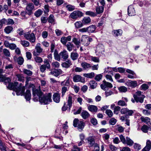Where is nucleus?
I'll return each instance as SVG.
<instances>
[{
  "label": "nucleus",
  "mask_w": 151,
  "mask_h": 151,
  "mask_svg": "<svg viewBox=\"0 0 151 151\" xmlns=\"http://www.w3.org/2000/svg\"><path fill=\"white\" fill-rule=\"evenodd\" d=\"M106 113L109 117H112L113 115L112 112L110 109L106 110Z\"/></svg>",
  "instance_id": "4d7b16f0"
},
{
  "label": "nucleus",
  "mask_w": 151,
  "mask_h": 151,
  "mask_svg": "<svg viewBox=\"0 0 151 151\" xmlns=\"http://www.w3.org/2000/svg\"><path fill=\"white\" fill-rule=\"evenodd\" d=\"M20 44L24 47H28L29 45V43L27 41L23 40L20 41Z\"/></svg>",
  "instance_id": "58836bf2"
},
{
  "label": "nucleus",
  "mask_w": 151,
  "mask_h": 151,
  "mask_svg": "<svg viewBox=\"0 0 151 151\" xmlns=\"http://www.w3.org/2000/svg\"><path fill=\"white\" fill-rule=\"evenodd\" d=\"M112 87L113 85L111 83L105 81H104L103 83L101 85V88L104 91L107 90L109 88H111Z\"/></svg>",
  "instance_id": "1a4fd4ad"
},
{
  "label": "nucleus",
  "mask_w": 151,
  "mask_h": 151,
  "mask_svg": "<svg viewBox=\"0 0 151 151\" xmlns=\"http://www.w3.org/2000/svg\"><path fill=\"white\" fill-rule=\"evenodd\" d=\"M24 95L27 101H29L31 99V94L30 91L29 90H27L25 93H24Z\"/></svg>",
  "instance_id": "4be33fe9"
},
{
  "label": "nucleus",
  "mask_w": 151,
  "mask_h": 151,
  "mask_svg": "<svg viewBox=\"0 0 151 151\" xmlns=\"http://www.w3.org/2000/svg\"><path fill=\"white\" fill-rule=\"evenodd\" d=\"M116 119L113 118H111L109 121V122L110 124L112 125H114L116 124Z\"/></svg>",
  "instance_id": "338daca9"
},
{
  "label": "nucleus",
  "mask_w": 151,
  "mask_h": 151,
  "mask_svg": "<svg viewBox=\"0 0 151 151\" xmlns=\"http://www.w3.org/2000/svg\"><path fill=\"white\" fill-rule=\"evenodd\" d=\"M72 65V63L71 60H67L65 62L61 64L62 66L64 68H68Z\"/></svg>",
  "instance_id": "2eb2a0df"
},
{
  "label": "nucleus",
  "mask_w": 151,
  "mask_h": 151,
  "mask_svg": "<svg viewBox=\"0 0 151 151\" xmlns=\"http://www.w3.org/2000/svg\"><path fill=\"white\" fill-rule=\"evenodd\" d=\"M102 77L103 76L101 74L97 75L95 78V79L97 81H99L102 79Z\"/></svg>",
  "instance_id": "bf43d9fd"
},
{
  "label": "nucleus",
  "mask_w": 151,
  "mask_h": 151,
  "mask_svg": "<svg viewBox=\"0 0 151 151\" xmlns=\"http://www.w3.org/2000/svg\"><path fill=\"white\" fill-rule=\"evenodd\" d=\"M91 59L92 61L95 63H99V59L98 57L91 56Z\"/></svg>",
  "instance_id": "6e6d98bb"
},
{
  "label": "nucleus",
  "mask_w": 151,
  "mask_h": 151,
  "mask_svg": "<svg viewBox=\"0 0 151 151\" xmlns=\"http://www.w3.org/2000/svg\"><path fill=\"white\" fill-rule=\"evenodd\" d=\"M85 14L87 15L90 16L92 17H95L97 16L96 13L91 11L86 12Z\"/></svg>",
  "instance_id": "4c0bfd02"
},
{
  "label": "nucleus",
  "mask_w": 151,
  "mask_h": 151,
  "mask_svg": "<svg viewBox=\"0 0 151 151\" xmlns=\"http://www.w3.org/2000/svg\"><path fill=\"white\" fill-rule=\"evenodd\" d=\"M32 92L34 101H37L39 99L40 102L43 104H48L52 101L51 93H46L42 96V92L40 90L33 89Z\"/></svg>",
  "instance_id": "f257e3e1"
},
{
  "label": "nucleus",
  "mask_w": 151,
  "mask_h": 151,
  "mask_svg": "<svg viewBox=\"0 0 151 151\" xmlns=\"http://www.w3.org/2000/svg\"><path fill=\"white\" fill-rule=\"evenodd\" d=\"M128 86L132 88H134L137 86V83L135 81L129 80L127 82Z\"/></svg>",
  "instance_id": "f3484780"
},
{
  "label": "nucleus",
  "mask_w": 151,
  "mask_h": 151,
  "mask_svg": "<svg viewBox=\"0 0 151 151\" xmlns=\"http://www.w3.org/2000/svg\"><path fill=\"white\" fill-rule=\"evenodd\" d=\"M119 90L122 92H125L127 91V88L124 86H121L119 87Z\"/></svg>",
  "instance_id": "09e8293b"
},
{
  "label": "nucleus",
  "mask_w": 151,
  "mask_h": 151,
  "mask_svg": "<svg viewBox=\"0 0 151 151\" xmlns=\"http://www.w3.org/2000/svg\"><path fill=\"white\" fill-rule=\"evenodd\" d=\"M83 16V14L82 12L78 11H74L70 15L71 17L73 19H76Z\"/></svg>",
  "instance_id": "6e6552de"
},
{
  "label": "nucleus",
  "mask_w": 151,
  "mask_h": 151,
  "mask_svg": "<svg viewBox=\"0 0 151 151\" xmlns=\"http://www.w3.org/2000/svg\"><path fill=\"white\" fill-rule=\"evenodd\" d=\"M4 77L3 80L2 81H4V83L5 84L7 85L8 84L9 86V84L11 83H10V82L11 81L10 79L9 78H6V76H5Z\"/></svg>",
  "instance_id": "e433bc0d"
},
{
  "label": "nucleus",
  "mask_w": 151,
  "mask_h": 151,
  "mask_svg": "<svg viewBox=\"0 0 151 151\" xmlns=\"http://www.w3.org/2000/svg\"><path fill=\"white\" fill-rule=\"evenodd\" d=\"M121 108L119 106H116L114 109V114H117L119 112Z\"/></svg>",
  "instance_id": "8fccbe9b"
},
{
  "label": "nucleus",
  "mask_w": 151,
  "mask_h": 151,
  "mask_svg": "<svg viewBox=\"0 0 151 151\" xmlns=\"http://www.w3.org/2000/svg\"><path fill=\"white\" fill-rule=\"evenodd\" d=\"M6 146L3 142L0 143V149L1 151H6Z\"/></svg>",
  "instance_id": "a18cd8bd"
},
{
  "label": "nucleus",
  "mask_w": 151,
  "mask_h": 151,
  "mask_svg": "<svg viewBox=\"0 0 151 151\" xmlns=\"http://www.w3.org/2000/svg\"><path fill=\"white\" fill-rule=\"evenodd\" d=\"M74 96L73 94H70L68 95L67 104L70 109L72 106L73 102H74Z\"/></svg>",
  "instance_id": "9b49d317"
},
{
  "label": "nucleus",
  "mask_w": 151,
  "mask_h": 151,
  "mask_svg": "<svg viewBox=\"0 0 151 151\" xmlns=\"http://www.w3.org/2000/svg\"><path fill=\"white\" fill-rule=\"evenodd\" d=\"M104 46L102 44L98 45L96 47V53L97 55L101 56L104 52Z\"/></svg>",
  "instance_id": "0eeeda50"
},
{
  "label": "nucleus",
  "mask_w": 151,
  "mask_h": 151,
  "mask_svg": "<svg viewBox=\"0 0 151 151\" xmlns=\"http://www.w3.org/2000/svg\"><path fill=\"white\" fill-rule=\"evenodd\" d=\"M34 60L35 62L38 63H40L42 61V59L41 58L38 57L37 56H36L34 58Z\"/></svg>",
  "instance_id": "de8ad7c7"
},
{
  "label": "nucleus",
  "mask_w": 151,
  "mask_h": 151,
  "mask_svg": "<svg viewBox=\"0 0 151 151\" xmlns=\"http://www.w3.org/2000/svg\"><path fill=\"white\" fill-rule=\"evenodd\" d=\"M81 66L84 70L89 69L91 67L90 64L85 62H83L81 63Z\"/></svg>",
  "instance_id": "6ab92c4d"
},
{
  "label": "nucleus",
  "mask_w": 151,
  "mask_h": 151,
  "mask_svg": "<svg viewBox=\"0 0 151 151\" xmlns=\"http://www.w3.org/2000/svg\"><path fill=\"white\" fill-rule=\"evenodd\" d=\"M70 84V79L69 78H66V81H64L61 82L60 85L63 86H69Z\"/></svg>",
  "instance_id": "393cba45"
},
{
  "label": "nucleus",
  "mask_w": 151,
  "mask_h": 151,
  "mask_svg": "<svg viewBox=\"0 0 151 151\" xmlns=\"http://www.w3.org/2000/svg\"><path fill=\"white\" fill-rule=\"evenodd\" d=\"M42 13V11L41 10H38L35 13V15L37 17L40 16Z\"/></svg>",
  "instance_id": "864d4df0"
},
{
  "label": "nucleus",
  "mask_w": 151,
  "mask_h": 151,
  "mask_svg": "<svg viewBox=\"0 0 151 151\" xmlns=\"http://www.w3.org/2000/svg\"><path fill=\"white\" fill-rule=\"evenodd\" d=\"M125 142V144H127L129 146H132L134 143L133 141L128 137H126Z\"/></svg>",
  "instance_id": "c756f323"
},
{
  "label": "nucleus",
  "mask_w": 151,
  "mask_h": 151,
  "mask_svg": "<svg viewBox=\"0 0 151 151\" xmlns=\"http://www.w3.org/2000/svg\"><path fill=\"white\" fill-rule=\"evenodd\" d=\"M48 22L51 23H54L55 22L54 17L52 14L50 15L48 18Z\"/></svg>",
  "instance_id": "79ce46f5"
},
{
  "label": "nucleus",
  "mask_w": 151,
  "mask_h": 151,
  "mask_svg": "<svg viewBox=\"0 0 151 151\" xmlns=\"http://www.w3.org/2000/svg\"><path fill=\"white\" fill-rule=\"evenodd\" d=\"M42 51L43 49L41 47V44L40 43H38L35 47V50L33 51V55L35 56L39 55Z\"/></svg>",
  "instance_id": "423d86ee"
},
{
  "label": "nucleus",
  "mask_w": 151,
  "mask_h": 151,
  "mask_svg": "<svg viewBox=\"0 0 151 151\" xmlns=\"http://www.w3.org/2000/svg\"><path fill=\"white\" fill-rule=\"evenodd\" d=\"M18 83L16 82L14 83H11L9 84L7 87L9 89L15 91L17 96L23 95L25 90V87L22 86V83L20 84L19 86H18Z\"/></svg>",
  "instance_id": "f03ea898"
},
{
  "label": "nucleus",
  "mask_w": 151,
  "mask_h": 151,
  "mask_svg": "<svg viewBox=\"0 0 151 151\" xmlns=\"http://www.w3.org/2000/svg\"><path fill=\"white\" fill-rule=\"evenodd\" d=\"M53 100L55 102L58 103L60 100V94L57 93H54L53 95Z\"/></svg>",
  "instance_id": "dca6fc26"
},
{
  "label": "nucleus",
  "mask_w": 151,
  "mask_h": 151,
  "mask_svg": "<svg viewBox=\"0 0 151 151\" xmlns=\"http://www.w3.org/2000/svg\"><path fill=\"white\" fill-rule=\"evenodd\" d=\"M63 73V71L60 69H53L51 70L50 74L56 77L58 76L59 75Z\"/></svg>",
  "instance_id": "9d476101"
},
{
  "label": "nucleus",
  "mask_w": 151,
  "mask_h": 151,
  "mask_svg": "<svg viewBox=\"0 0 151 151\" xmlns=\"http://www.w3.org/2000/svg\"><path fill=\"white\" fill-rule=\"evenodd\" d=\"M3 53L4 55L7 57H9L10 56L9 51L6 49H4L3 50Z\"/></svg>",
  "instance_id": "a19ab883"
},
{
  "label": "nucleus",
  "mask_w": 151,
  "mask_h": 151,
  "mask_svg": "<svg viewBox=\"0 0 151 151\" xmlns=\"http://www.w3.org/2000/svg\"><path fill=\"white\" fill-rule=\"evenodd\" d=\"M23 62L24 59L22 57H19L18 58L17 62L18 64L21 65L23 63Z\"/></svg>",
  "instance_id": "0e129e2a"
},
{
  "label": "nucleus",
  "mask_w": 151,
  "mask_h": 151,
  "mask_svg": "<svg viewBox=\"0 0 151 151\" xmlns=\"http://www.w3.org/2000/svg\"><path fill=\"white\" fill-rule=\"evenodd\" d=\"M86 139L87 140L88 145L89 147L94 146L96 143H95V137L94 136H90L87 137Z\"/></svg>",
  "instance_id": "f8f14e48"
},
{
  "label": "nucleus",
  "mask_w": 151,
  "mask_h": 151,
  "mask_svg": "<svg viewBox=\"0 0 151 151\" xmlns=\"http://www.w3.org/2000/svg\"><path fill=\"white\" fill-rule=\"evenodd\" d=\"M90 88L92 89L95 88L97 86V83L94 81H91L89 82Z\"/></svg>",
  "instance_id": "f704fd0d"
},
{
  "label": "nucleus",
  "mask_w": 151,
  "mask_h": 151,
  "mask_svg": "<svg viewBox=\"0 0 151 151\" xmlns=\"http://www.w3.org/2000/svg\"><path fill=\"white\" fill-rule=\"evenodd\" d=\"M14 66L13 65L12 63L8 64L7 63L6 64V65L5 66V68L6 69H12L13 68Z\"/></svg>",
  "instance_id": "603ef678"
},
{
  "label": "nucleus",
  "mask_w": 151,
  "mask_h": 151,
  "mask_svg": "<svg viewBox=\"0 0 151 151\" xmlns=\"http://www.w3.org/2000/svg\"><path fill=\"white\" fill-rule=\"evenodd\" d=\"M67 49L69 51H71L72 50L73 47V45L70 42H68L66 45Z\"/></svg>",
  "instance_id": "37998d69"
},
{
  "label": "nucleus",
  "mask_w": 151,
  "mask_h": 151,
  "mask_svg": "<svg viewBox=\"0 0 151 151\" xmlns=\"http://www.w3.org/2000/svg\"><path fill=\"white\" fill-rule=\"evenodd\" d=\"M88 110L93 112H96L98 110L97 107L93 105H90L88 106Z\"/></svg>",
  "instance_id": "412c9836"
},
{
  "label": "nucleus",
  "mask_w": 151,
  "mask_h": 151,
  "mask_svg": "<svg viewBox=\"0 0 151 151\" xmlns=\"http://www.w3.org/2000/svg\"><path fill=\"white\" fill-rule=\"evenodd\" d=\"M34 7L33 4L31 3L27 4L26 10L28 12H30L34 9Z\"/></svg>",
  "instance_id": "5701e85b"
},
{
  "label": "nucleus",
  "mask_w": 151,
  "mask_h": 151,
  "mask_svg": "<svg viewBox=\"0 0 151 151\" xmlns=\"http://www.w3.org/2000/svg\"><path fill=\"white\" fill-rule=\"evenodd\" d=\"M48 35V33L47 31H44L42 32V36L43 38H46L47 37Z\"/></svg>",
  "instance_id": "69168bd1"
},
{
  "label": "nucleus",
  "mask_w": 151,
  "mask_h": 151,
  "mask_svg": "<svg viewBox=\"0 0 151 151\" xmlns=\"http://www.w3.org/2000/svg\"><path fill=\"white\" fill-rule=\"evenodd\" d=\"M82 77L79 75H75L73 77V81L75 82L81 81Z\"/></svg>",
  "instance_id": "cd10ccee"
},
{
  "label": "nucleus",
  "mask_w": 151,
  "mask_h": 151,
  "mask_svg": "<svg viewBox=\"0 0 151 151\" xmlns=\"http://www.w3.org/2000/svg\"><path fill=\"white\" fill-rule=\"evenodd\" d=\"M134 98L137 102H139L142 103L144 101V98L145 97L144 95H141L139 97H137L136 96H133Z\"/></svg>",
  "instance_id": "a211bd4d"
},
{
  "label": "nucleus",
  "mask_w": 151,
  "mask_h": 151,
  "mask_svg": "<svg viewBox=\"0 0 151 151\" xmlns=\"http://www.w3.org/2000/svg\"><path fill=\"white\" fill-rule=\"evenodd\" d=\"M71 150L72 151H80L81 149L77 146L74 145L73 147Z\"/></svg>",
  "instance_id": "774afa93"
},
{
  "label": "nucleus",
  "mask_w": 151,
  "mask_h": 151,
  "mask_svg": "<svg viewBox=\"0 0 151 151\" xmlns=\"http://www.w3.org/2000/svg\"><path fill=\"white\" fill-rule=\"evenodd\" d=\"M117 104L119 106H122L127 105V104L125 102V101H124L123 100H122L119 101L118 102Z\"/></svg>",
  "instance_id": "13d9d810"
},
{
  "label": "nucleus",
  "mask_w": 151,
  "mask_h": 151,
  "mask_svg": "<svg viewBox=\"0 0 151 151\" xmlns=\"http://www.w3.org/2000/svg\"><path fill=\"white\" fill-rule=\"evenodd\" d=\"M73 125L75 127H77L81 131L84 127V123L82 121H79L78 119L75 118L73 121Z\"/></svg>",
  "instance_id": "20e7f679"
},
{
  "label": "nucleus",
  "mask_w": 151,
  "mask_h": 151,
  "mask_svg": "<svg viewBox=\"0 0 151 151\" xmlns=\"http://www.w3.org/2000/svg\"><path fill=\"white\" fill-rule=\"evenodd\" d=\"M73 42L76 45H79L80 42L79 40L76 38H74L72 40Z\"/></svg>",
  "instance_id": "052dcab7"
},
{
  "label": "nucleus",
  "mask_w": 151,
  "mask_h": 151,
  "mask_svg": "<svg viewBox=\"0 0 151 151\" xmlns=\"http://www.w3.org/2000/svg\"><path fill=\"white\" fill-rule=\"evenodd\" d=\"M60 55L61 58L64 60L67 59L69 57L68 53L65 50H64L63 51L61 52L60 53Z\"/></svg>",
  "instance_id": "4468645a"
},
{
  "label": "nucleus",
  "mask_w": 151,
  "mask_h": 151,
  "mask_svg": "<svg viewBox=\"0 0 151 151\" xmlns=\"http://www.w3.org/2000/svg\"><path fill=\"white\" fill-rule=\"evenodd\" d=\"M128 13L129 16H131L135 15V10L133 6L131 5L129 6L128 9Z\"/></svg>",
  "instance_id": "ddd939ff"
},
{
  "label": "nucleus",
  "mask_w": 151,
  "mask_h": 151,
  "mask_svg": "<svg viewBox=\"0 0 151 151\" xmlns=\"http://www.w3.org/2000/svg\"><path fill=\"white\" fill-rule=\"evenodd\" d=\"M54 54L55 59L58 61H60L61 58L60 53L58 54L57 51H55Z\"/></svg>",
  "instance_id": "c9c22d12"
},
{
  "label": "nucleus",
  "mask_w": 151,
  "mask_h": 151,
  "mask_svg": "<svg viewBox=\"0 0 151 151\" xmlns=\"http://www.w3.org/2000/svg\"><path fill=\"white\" fill-rule=\"evenodd\" d=\"M68 90V88L67 87L63 86L62 88V96H63L65 94L66 91Z\"/></svg>",
  "instance_id": "5fc2aeb1"
},
{
  "label": "nucleus",
  "mask_w": 151,
  "mask_h": 151,
  "mask_svg": "<svg viewBox=\"0 0 151 151\" xmlns=\"http://www.w3.org/2000/svg\"><path fill=\"white\" fill-rule=\"evenodd\" d=\"M67 9L69 11H72L75 9V7L73 6L70 4L67 5L66 6Z\"/></svg>",
  "instance_id": "c03bdc74"
},
{
  "label": "nucleus",
  "mask_w": 151,
  "mask_h": 151,
  "mask_svg": "<svg viewBox=\"0 0 151 151\" xmlns=\"http://www.w3.org/2000/svg\"><path fill=\"white\" fill-rule=\"evenodd\" d=\"M24 37L26 40H29L31 43H34L35 41L36 38L33 33L28 32L24 33Z\"/></svg>",
  "instance_id": "7ed1b4c3"
},
{
  "label": "nucleus",
  "mask_w": 151,
  "mask_h": 151,
  "mask_svg": "<svg viewBox=\"0 0 151 151\" xmlns=\"http://www.w3.org/2000/svg\"><path fill=\"white\" fill-rule=\"evenodd\" d=\"M113 35L115 37L121 36L122 33V30L121 29L115 30L113 31Z\"/></svg>",
  "instance_id": "aec40b11"
},
{
  "label": "nucleus",
  "mask_w": 151,
  "mask_h": 151,
  "mask_svg": "<svg viewBox=\"0 0 151 151\" xmlns=\"http://www.w3.org/2000/svg\"><path fill=\"white\" fill-rule=\"evenodd\" d=\"M149 127L146 125H144L141 128L142 130L144 132L146 133L147 132Z\"/></svg>",
  "instance_id": "e2e57ef3"
},
{
  "label": "nucleus",
  "mask_w": 151,
  "mask_h": 151,
  "mask_svg": "<svg viewBox=\"0 0 151 151\" xmlns=\"http://www.w3.org/2000/svg\"><path fill=\"white\" fill-rule=\"evenodd\" d=\"M51 65L53 68H58L60 67V65L59 62L55 61L52 62L51 64Z\"/></svg>",
  "instance_id": "49530a36"
},
{
  "label": "nucleus",
  "mask_w": 151,
  "mask_h": 151,
  "mask_svg": "<svg viewBox=\"0 0 151 151\" xmlns=\"http://www.w3.org/2000/svg\"><path fill=\"white\" fill-rule=\"evenodd\" d=\"M23 72L25 74H27V75L29 76H30L32 74V72L30 70L24 69L23 70Z\"/></svg>",
  "instance_id": "3c124183"
},
{
  "label": "nucleus",
  "mask_w": 151,
  "mask_h": 151,
  "mask_svg": "<svg viewBox=\"0 0 151 151\" xmlns=\"http://www.w3.org/2000/svg\"><path fill=\"white\" fill-rule=\"evenodd\" d=\"M83 76L85 77L92 78L94 77L95 73L93 72H92L89 73H84L83 74Z\"/></svg>",
  "instance_id": "7c9ffc66"
},
{
  "label": "nucleus",
  "mask_w": 151,
  "mask_h": 151,
  "mask_svg": "<svg viewBox=\"0 0 151 151\" xmlns=\"http://www.w3.org/2000/svg\"><path fill=\"white\" fill-rule=\"evenodd\" d=\"M104 10V8L103 6H98L96 9V14H99L102 13Z\"/></svg>",
  "instance_id": "b1692460"
},
{
  "label": "nucleus",
  "mask_w": 151,
  "mask_h": 151,
  "mask_svg": "<svg viewBox=\"0 0 151 151\" xmlns=\"http://www.w3.org/2000/svg\"><path fill=\"white\" fill-rule=\"evenodd\" d=\"M95 26L93 25H91L87 27V32L88 33H93L96 29Z\"/></svg>",
  "instance_id": "a878e982"
},
{
  "label": "nucleus",
  "mask_w": 151,
  "mask_h": 151,
  "mask_svg": "<svg viewBox=\"0 0 151 151\" xmlns=\"http://www.w3.org/2000/svg\"><path fill=\"white\" fill-rule=\"evenodd\" d=\"M92 41V39L88 37L87 35H83L82 36L81 38V42L85 46L88 45L90 42Z\"/></svg>",
  "instance_id": "39448f33"
},
{
  "label": "nucleus",
  "mask_w": 151,
  "mask_h": 151,
  "mask_svg": "<svg viewBox=\"0 0 151 151\" xmlns=\"http://www.w3.org/2000/svg\"><path fill=\"white\" fill-rule=\"evenodd\" d=\"M13 28L11 26H8L4 29L5 32L7 34H9L13 30Z\"/></svg>",
  "instance_id": "ea45409f"
},
{
  "label": "nucleus",
  "mask_w": 151,
  "mask_h": 151,
  "mask_svg": "<svg viewBox=\"0 0 151 151\" xmlns=\"http://www.w3.org/2000/svg\"><path fill=\"white\" fill-rule=\"evenodd\" d=\"M74 25L75 28L77 29L80 28L83 26V24L81 21H77L75 22Z\"/></svg>",
  "instance_id": "2f4dec72"
},
{
  "label": "nucleus",
  "mask_w": 151,
  "mask_h": 151,
  "mask_svg": "<svg viewBox=\"0 0 151 151\" xmlns=\"http://www.w3.org/2000/svg\"><path fill=\"white\" fill-rule=\"evenodd\" d=\"M4 20L5 21V24L6 25H13L14 23V22L13 20L11 19H6L4 18Z\"/></svg>",
  "instance_id": "473e14b6"
},
{
  "label": "nucleus",
  "mask_w": 151,
  "mask_h": 151,
  "mask_svg": "<svg viewBox=\"0 0 151 151\" xmlns=\"http://www.w3.org/2000/svg\"><path fill=\"white\" fill-rule=\"evenodd\" d=\"M91 21V19L89 17H85L83 19L82 22L83 24H87L89 23Z\"/></svg>",
  "instance_id": "72a5a7b5"
},
{
  "label": "nucleus",
  "mask_w": 151,
  "mask_h": 151,
  "mask_svg": "<svg viewBox=\"0 0 151 151\" xmlns=\"http://www.w3.org/2000/svg\"><path fill=\"white\" fill-rule=\"evenodd\" d=\"M81 116L83 119H86L90 116V114L86 111H83L81 113Z\"/></svg>",
  "instance_id": "c85d7f7f"
},
{
  "label": "nucleus",
  "mask_w": 151,
  "mask_h": 151,
  "mask_svg": "<svg viewBox=\"0 0 151 151\" xmlns=\"http://www.w3.org/2000/svg\"><path fill=\"white\" fill-rule=\"evenodd\" d=\"M105 77L107 81L111 82H113V78L111 75L108 74L106 75L105 76Z\"/></svg>",
  "instance_id": "680f3d73"
},
{
  "label": "nucleus",
  "mask_w": 151,
  "mask_h": 151,
  "mask_svg": "<svg viewBox=\"0 0 151 151\" xmlns=\"http://www.w3.org/2000/svg\"><path fill=\"white\" fill-rule=\"evenodd\" d=\"M78 57V55L77 53L73 52L71 53L70 58L73 60H74L77 59Z\"/></svg>",
  "instance_id": "bb28decb"
}]
</instances>
